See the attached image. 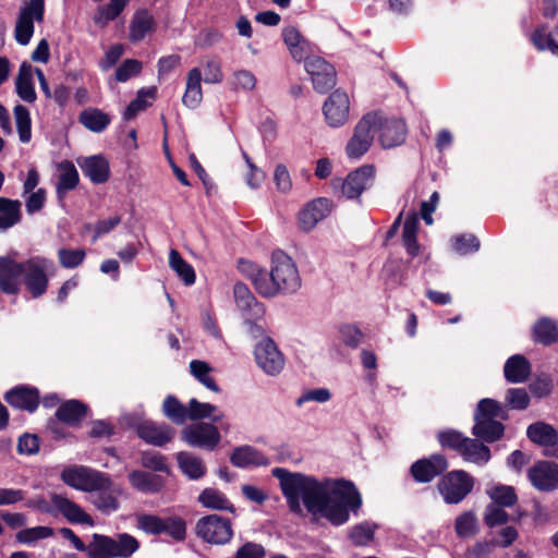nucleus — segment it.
Segmentation results:
<instances>
[{"instance_id": "f257e3e1", "label": "nucleus", "mask_w": 558, "mask_h": 558, "mask_svg": "<svg viewBox=\"0 0 558 558\" xmlns=\"http://www.w3.org/2000/svg\"><path fill=\"white\" fill-rule=\"evenodd\" d=\"M271 474L279 480L288 507L294 514L303 515L306 509L315 520L326 519L332 525H342L348 522L350 511H356L362 505L361 495L351 482L318 481L282 468L272 469Z\"/></svg>"}, {"instance_id": "f03ea898", "label": "nucleus", "mask_w": 558, "mask_h": 558, "mask_svg": "<svg viewBox=\"0 0 558 558\" xmlns=\"http://www.w3.org/2000/svg\"><path fill=\"white\" fill-rule=\"evenodd\" d=\"M238 269L252 282L255 291L264 298L294 293L301 287V278L295 263L280 250L275 251L271 255L270 272L247 259H240Z\"/></svg>"}, {"instance_id": "7ed1b4c3", "label": "nucleus", "mask_w": 558, "mask_h": 558, "mask_svg": "<svg viewBox=\"0 0 558 558\" xmlns=\"http://www.w3.org/2000/svg\"><path fill=\"white\" fill-rule=\"evenodd\" d=\"M53 269L51 260L35 256L24 263H17L13 256L0 257V288L3 292L15 294L20 290V277L33 298L43 295L48 288V277Z\"/></svg>"}, {"instance_id": "20e7f679", "label": "nucleus", "mask_w": 558, "mask_h": 558, "mask_svg": "<svg viewBox=\"0 0 558 558\" xmlns=\"http://www.w3.org/2000/svg\"><path fill=\"white\" fill-rule=\"evenodd\" d=\"M140 549V542L128 533L116 537L95 533L89 543V558H129Z\"/></svg>"}, {"instance_id": "39448f33", "label": "nucleus", "mask_w": 558, "mask_h": 558, "mask_svg": "<svg viewBox=\"0 0 558 558\" xmlns=\"http://www.w3.org/2000/svg\"><path fill=\"white\" fill-rule=\"evenodd\" d=\"M500 404L493 399H483L478 402L474 416L473 434L486 441H495L504 434V426L497 421L501 417Z\"/></svg>"}, {"instance_id": "423d86ee", "label": "nucleus", "mask_w": 558, "mask_h": 558, "mask_svg": "<svg viewBox=\"0 0 558 558\" xmlns=\"http://www.w3.org/2000/svg\"><path fill=\"white\" fill-rule=\"evenodd\" d=\"M379 125L378 112H369L357 122L345 146V154L350 159H360L369 150Z\"/></svg>"}, {"instance_id": "0eeeda50", "label": "nucleus", "mask_w": 558, "mask_h": 558, "mask_svg": "<svg viewBox=\"0 0 558 558\" xmlns=\"http://www.w3.org/2000/svg\"><path fill=\"white\" fill-rule=\"evenodd\" d=\"M51 507L48 501L43 498L34 499L28 502L29 507L39 509L44 512H60L70 523H82L93 526L95 524L93 518L87 514L77 504L68 497L52 493L50 495Z\"/></svg>"}, {"instance_id": "6e6552de", "label": "nucleus", "mask_w": 558, "mask_h": 558, "mask_svg": "<svg viewBox=\"0 0 558 558\" xmlns=\"http://www.w3.org/2000/svg\"><path fill=\"white\" fill-rule=\"evenodd\" d=\"M61 480L75 489L93 492L109 484V476L83 465H70L62 470Z\"/></svg>"}, {"instance_id": "1a4fd4ad", "label": "nucleus", "mask_w": 558, "mask_h": 558, "mask_svg": "<svg viewBox=\"0 0 558 558\" xmlns=\"http://www.w3.org/2000/svg\"><path fill=\"white\" fill-rule=\"evenodd\" d=\"M474 480L465 471H452L438 482V490L446 504H459L472 490Z\"/></svg>"}, {"instance_id": "9d476101", "label": "nucleus", "mask_w": 558, "mask_h": 558, "mask_svg": "<svg viewBox=\"0 0 558 558\" xmlns=\"http://www.w3.org/2000/svg\"><path fill=\"white\" fill-rule=\"evenodd\" d=\"M195 530L205 542L216 545L227 544L233 536L231 521L217 514L201 518Z\"/></svg>"}, {"instance_id": "9b49d317", "label": "nucleus", "mask_w": 558, "mask_h": 558, "mask_svg": "<svg viewBox=\"0 0 558 558\" xmlns=\"http://www.w3.org/2000/svg\"><path fill=\"white\" fill-rule=\"evenodd\" d=\"M45 13V0H28L21 8L15 25V39L27 45L34 34V22H41Z\"/></svg>"}, {"instance_id": "f8f14e48", "label": "nucleus", "mask_w": 558, "mask_h": 558, "mask_svg": "<svg viewBox=\"0 0 558 558\" xmlns=\"http://www.w3.org/2000/svg\"><path fill=\"white\" fill-rule=\"evenodd\" d=\"M181 438L191 447L214 450L221 440V435L213 423L198 422L185 426Z\"/></svg>"}, {"instance_id": "ddd939ff", "label": "nucleus", "mask_w": 558, "mask_h": 558, "mask_svg": "<svg viewBox=\"0 0 558 558\" xmlns=\"http://www.w3.org/2000/svg\"><path fill=\"white\" fill-rule=\"evenodd\" d=\"M254 354L257 365L268 375H277L284 367L283 354L270 338L260 340L255 347Z\"/></svg>"}, {"instance_id": "4468645a", "label": "nucleus", "mask_w": 558, "mask_h": 558, "mask_svg": "<svg viewBox=\"0 0 558 558\" xmlns=\"http://www.w3.org/2000/svg\"><path fill=\"white\" fill-rule=\"evenodd\" d=\"M305 70L312 78L314 88L325 93L336 84V71L331 64L318 56H312L305 61Z\"/></svg>"}, {"instance_id": "2eb2a0df", "label": "nucleus", "mask_w": 558, "mask_h": 558, "mask_svg": "<svg viewBox=\"0 0 558 558\" xmlns=\"http://www.w3.org/2000/svg\"><path fill=\"white\" fill-rule=\"evenodd\" d=\"M325 119L331 128L343 125L350 116V98L342 90L333 92L323 107Z\"/></svg>"}, {"instance_id": "dca6fc26", "label": "nucleus", "mask_w": 558, "mask_h": 558, "mask_svg": "<svg viewBox=\"0 0 558 558\" xmlns=\"http://www.w3.org/2000/svg\"><path fill=\"white\" fill-rule=\"evenodd\" d=\"M527 477L537 490H554L558 487V464L539 461L527 470Z\"/></svg>"}, {"instance_id": "f3484780", "label": "nucleus", "mask_w": 558, "mask_h": 558, "mask_svg": "<svg viewBox=\"0 0 558 558\" xmlns=\"http://www.w3.org/2000/svg\"><path fill=\"white\" fill-rule=\"evenodd\" d=\"M233 296L244 319L263 320L265 307L256 300L246 284L236 282L233 287Z\"/></svg>"}, {"instance_id": "a211bd4d", "label": "nucleus", "mask_w": 558, "mask_h": 558, "mask_svg": "<svg viewBox=\"0 0 558 558\" xmlns=\"http://www.w3.org/2000/svg\"><path fill=\"white\" fill-rule=\"evenodd\" d=\"M375 175L373 166H363L351 172L342 183L341 193L347 198H357L372 185Z\"/></svg>"}, {"instance_id": "6ab92c4d", "label": "nucleus", "mask_w": 558, "mask_h": 558, "mask_svg": "<svg viewBox=\"0 0 558 558\" xmlns=\"http://www.w3.org/2000/svg\"><path fill=\"white\" fill-rule=\"evenodd\" d=\"M448 468L446 458L441 454H434L426 459L414 462L411 466V474L418 483H429L437 475Z\"/></svg>"}, {"instance_id": "aec40b11", "label": "nucleus", "mask_w": 558, "mask_h": 558, "mask_svg": "<svg viewBox=\"0 0 558 558\" xmlns=\"http://www.w3.org/2000/svg\"><path fill=\"white\" fill-rule=\"evenodd\" d=\"M377 133L383 148H393L404 143L407 126L402 120L386 119L380 114V125Z\"/></svg>"}, {"instance_id": "412c9836", "label": "nucleus", "mask_w": 558, "mask_h": 558, "mask_svg": "<svg viewBox=\"0 0 558 558\" xmlns=\"http://www.w3.org/2000/svg\"><path fill=\"white\" fill-rule=\"evenodd\" d=\"M283 41L295 61H306L313 54V45L294 26L282 29Z\"/></svg>"}, {"instance_id": "4be33fe9", "label": "nucleus", "mask_w": 558, "mask_h": 558, "mask_svg": "<svg viewBox=\"0 0 558 558\" xmlns=\"http://www.w3.org/2000/svg\"><path fill=\"white\" fill-rule=\"evenodd\" d=\"M93 492L94 506L104 513H111L119 509V498L124 496L125 492L122 486L112 483L109 477V484L104 487L95 488Z\"/></svg>"}, {"instance_id": "5701e85b", "label": "nucleus", "mask_w": 558, "mask_h": 558, "mask_svg": "<svg viewBox=\"0 0 558 558\" xmlns=\"http://www.w3.org/2000/svg\"><path fill=\"white\" fill-rule=\"evenodd\" d=\"M230 462L236 468L246 469L266 466L270 463V460L256 448L244 445L235 448L232 451L230 456Z\"/></svg>"}, {"instance_id": "b1692460", "label": "nucleus", "mask_w": 558, "mask_h": 558, "mask_svg": "<svg viewBox=\"0 0 558 558\" xmlns=\"http://www.w3.org/2000/svg\"><path fill=\"white\" fill-rule=\"evenodd\" d=\"M329 213L330 202L327 198L315 199L299 214L300 227L305 231H310Z\"/></svg>"}, {"instance_id": "393cba45", "label": "nucleus", "mask_w": 558, "mask_h": 558, "mask_svg": "<svg viewBox=\"0 0 558 558\" xmlns=\"http://www.w3.org/2000/svg\"><path fill=\"white\" fill-rule=\"evenodd\" d=\"M138 436L154 446H163L172 440L174 430L169 425L145 422L137 427Z\"/></svg>"}, {"instance_id": "a878e982", "label": "nucleus", "mask_w": 558, "mask_h": 558, "mask_svg": "<svg viewBox=\"0 0 558 558\" xmlns=\"http://www.w3.org/2000/svg\"><path fill=\"white\" fill-rule=\"evenodd\" d=\"M130 485L144 494L159 493L163 487V478L160 475L151 474L141 470H133L129 473Z\"/></svg>"}, {"instance_id": "bb28decb", "label": "nucleus", "mask_w": 558, "mask_h": 558, "mask_svg": "<svg viewBox=\"0 0 558 558\" xmlns=\"http://www.w3.org/2000/svg\"><path fill=\"white\" fill-rule=\"evenodd\" d=\"M202 72L198 68L189 71L185 83V92L182 97L183 105L189 109L197 108L203 100Z\"/></svg>"}, {"instance_id": "cd10ccee", "label": "nucleus", "mask_w": 558, "mask_h": 558, "mask_svg": "<svg viewBox=\"0 0 558 558\" xmlns=\"http://www.w3.org/2000/svg\"><path fill=\"white\" fill-rule=\"evenodd\" d=\"M7 402L17 409L33 412L37 409L39 402L38 391L34 388L17 387L7 392L4 396Z\"/></svg>"}, {"instance_id": "c85d7f7f", "label": "nucleus", "mask_w": 558, "mask_h": 558, "mask_svg": "<svg viewBox=\"0 0 558 558\" xmlns=\"http://www.w3.org/2000/svg\"><path fill=\"white\" fill-rule=\"evenodd\" d=\"M58 183L56 186L57 195L63 198L66 192L74 190L78 184V172L75 166L68 160L61 161L57 166Z\"/></svg>"}, {"instance_id": "c756f323", "label": "nucleus", "mask_w": 558, "mask_h": 558, "mask_svg": "<svg viewBox=\"0 0 558 558\" xmlns=\"http://www.w3.org/2000/svg\"><path fill=\"white\" fill-rule=\"evenodd\" d=\"M83 173L94 183H104L109 179V163L101 156L84 158L80 162Z\"/></svg>"}, {"instance_id": "7c9ffc66", "label": "nucleus", "mask_w": 558, "mask_h": 558, "mask_svg": "<svg viewBox=\"0 0 558 558\" xmlns=\"http://www.w3.org/2000/svg\"><path fill=\"white\" fill-rule=\"evenodd\" d=\"M155 20L148 11L135 12L130 23V40L135 43L144 39L146 35L155 31Z\"/></svg>"}, {"instance_id": "2f4dec72", "label": "nucleus", "mask_w": 558, "mask_h": 558, "mask_svg": "<svg viewBox=\"0 0 558 558\" xmlns=\"http://www.w3.org/2000/svg\"><path fill=\"white\" fill-rule=\"evenodd\" d=\"M505 377L510 383H523L531 373L529 361L520 354L509 357L504 367Z\"/></svg>"}, {"instance_id": "473e14b6", "label": "nucleus", "mask_w": 558, "mask_h": 558, "mask_svg": "<svg viewBox=\"0 0 558 558\" xmlns=\"http://www.w3.org/2000/svg\"><path fill=\"white\" fill-rule=\"evenodd\" d=\"M177 461L182 473L191 480H198L206 473V465L203 460L191 452H179Z\"/></svg>"}, {"instance_id": "72a5a7b5", "label": "nucleus", "mask_w": 558, "mask_h": 558, "mask_svg": "<svg viewBox=\"0 0 558 558\" xmlns=\"http://www.w3.org/2000/svg\"><path fill=\"white\" fill-rule=\"evenodd\" d=\"M78 121L87 130L100 133L110 124L111 119L98 108H86L78 114Z\"/></svg>"}, {"instance_id": "f704fd0d", "label": "nucleus", "mask_w": 558, "mask_h": 558, "mask_svg": "<svg viewBox=\"0 0 558 558\" xmlns=\"http://www.w3.org/2000/svg\"><path fill=\"white\" fill-rule=\"evenodd\" d=\"M225 414L217 411V407L206 402H199L193 398L187 404V418L198 421L204 418H211L214 422H220Z\"/></svg>"}, {"instance_id": "c9c22d12", "label": "nucleus", "mask_w": 558, "mask_h": 558, "mask_svg": "<svg viewBox=\"0 0 558 558\" xmlns=\"http://www.w3.org/2000/svg\"><path fill=\"white\" fill-rule=\"evenodd\" d=\"M526 434L533 442L544 447L554 446L558 440L556 429L551 425L542 422L530 425Z\"/></svg>"}, {"instance_id": "e433bc0d", "label": "nucleus", "mask_w": 558, "mask_h": 558, "mask_svg": "<svg viewBox=\"0 0 558 558\" xmlns=\"http://www.w3.org/2000/svg\"><path fill=\"white\" fill-rule=\"evenodd\" d=\"M16 93L19 97L27 102L36 100V92L33 85V72L29 64L23 63L20 68L16 78Z\"/></svg>"}, {"instance_id": "4c0bfd02", "label": "nucleus", "mask_w": 558, "mask_h": 558, "mask_svg": "<svg viewBox=\"0 0 558 558\" xmlns=\"http://www.w3.org/2000/svg\"><path fill=\"white\" fill-rule=\"evenodd\" d=\"M21 220V203L0 197V230H8Z\"/></svg>"}, {"instance_id": "58836bf2", "label": "nucleus", "mask_w": 558, "mask_h": 558, "mask_svg": "<svg viewBox=\"0 0 558 558\" xmlns=\"http://www.w3.org/2000/svg\"><path fill=\"white\" fill-rule=\"evenodd\" d=\"M418 231V218L416 215H411L405 218L402 230V243L407 252L411 256H416L420 251L416 235Z\"/></svg>"}, {"instance_id": "ea45409f", "label": "nucleus", "mask_w": 558, "mask_h": 558, "mask_svg": "<svg viewBox=\"0 0 558 558\" xmlns=\"http://www.w3.org/2000/svg\"><path fill=\"white\" fill-rule=\"evenodd\" d=\"M198 501L206 508L234 512V507L228 498L215 488L204 489L198 496Z\"/></svg>"}, {"instance_id": "a19ab883", "label": "nucleus", "mask_w": 558, "mask_h": 558, "mask_svg": "<svg viewBox=\"0 0 558 558\" xmlns=\"http://www.w3.org/2000/svg\"><path fill=\"white\" fill-rule=\"evenodd\" d=\"M492 504L500 507H511L518 501V496L512 486L494 484L486 490Z\"/></svg>"}, {"instance_id": "79ce46f5", "label": "nucleus", "mask_w": 558, "mask_h": 558, "mask_svg": "<svg viewBox=\"0 0 558 558\" xmlns=\"http://www.w3.org/2000/svg\"><path fill=\"white\" fill-rule=\"evenodd\" d=\"M86 414V407L77 400H70L64 402L57 410V417L66 424H76Z\"/></svg>"}, {"instance_id": "37998d69", "label": "nucleus", "mask_w": 558, "mask_h": 558, "mask_svg": "<svg viewBox=\"0 0 558 558\" xmlns=\"http://www.w3.org/2000/svg\"><path fill=\"white\" fill-rule=\"evenodd\" d=\"M460 454L465 461L476 464H485L490 459V451L488 447L471 438H469L466 445H463Z\"/></svg>"}, {"instance_id": "c03bdc74", "label": "nucleus", "mask_w": 558, "mask_h": 558, "mask_svg": "<svg viewBox=\"0 0 558 558\" xmlns=\"http://www.w3.org/2000/svg\"><path fill=\"white\" fill-rule=\"evenodd\" d=\"M531 39L538 50H548L558 56V26L554 33H548L545 27H539L533 33Z\"/></svg>"}, {"instance_id": "a18cd8bd", "label": "nucleus", "mask_w": 558, "mask_h": 558, "mask_svg": "<svg viewBox=\"0 0 558 558\" xmlns=\"http://www.w3.org/2000/svg\"><path fill=\"white\" fill-rule=\"evenodd\" d=\"M169 266L186 286H191L195 282L196 277L193 267L186 263L175 250H171L169 253Z\"/></svg>"}, {"instance_id": "49530a36", "label": "nucleus", "mask_w": 558, "mask_h": 558, "mask_svg": "<svg viewBox=\"0 0 558 558\" xmlns=\"http://www.w3.org/2000/svg\"><path fill=\"white\" fill-rule=\"evenodd\" d=\"M14 118L19 138L22 143H29L32 140V120L29 111L22 105L14 107Z\"/></svg>"}, {"instance_id": "de8ad7c7", "label": "nucleus", "mask_w": 558, "mask_h": 558, "mask_svg": "<svg viewBox=\"0 0 558 558\" xmlns=\"http://www.w3.org/2000/svg\"><path fill=\"white\" fill-rule=\"evenodd\" d=\"M130 0H110V2L98 9L94 16V22L104 27L110 21L114 20L124 9Z\"/></svg>"}, {"instance_id": "09e8293b", "label": "nucleus", "mask_w": 558, "mask_h": 558, "mask_svg": "<svg viewBox=\"0 0 558 558\" xmlns=\"http://www.w3.org/2000/svg\"><path fill=\"white\" fill-rule=\"evenodd\" d=\"M156 93L157 90L154 87L138 90L137 97L126 107L123 113V118L125 120H132L140 111L150 106V102L147 101V98L150 100L155 99Z\"/></svg>"}, {"instance_id": "8fccbe9b", "label": "nucleus", "mask_w": 558, "mask_h": 558, "mask_svg": "<svg viewBox=\"0 0 558 558\" xmlns=\"http://www.w3.org/2000/svg\"><path fill=\"white\" fill-rule=\"evenodd\" d=\"M163 414L175 424H183L187 420V407L175 397L168 396L162 404Z\"/></svg>"}, {"instance_id": "3c124183", "label": "nucleus", "mask_w": 558, "mask_h": 558, "mask_svg": "<svg viewBox=\"0 0 558 558\" xmlns=\"http://www.w3.org/2000/svg\"><path fill=\"white\" fill-rule=\"evenodd\" d=\"M534 338L536 341L550 344L558 340V328L556 324L547 318L539 319L534 326Z\"/></svg>"}, {"instance_id": "603ef678", "label": "nucleus", "mask_w": 558, "mask_h": 558, "mask_svg": "<svg viewBox=\"0 0 558 558\" xmlns=\"http://www.w3.org/2000/svg\"><path fill=\"white\" fill-rule=\"evenodd\" d=\"M163 518L156 514L138 513L136 515V527L146 534L158 535L162 533Z\"/></svg>"}, {"instance_id": "864d4df0", "label": "nucleus", "mask_w": 558, "mask_h": 558, "mask_svg": "<svg viewBox=\"0 0 558 558\" xmlns=\"http://www.w3.org/2000/svg\"><path fill=\"white\" fill-rule=\"evenodd\" d=\"M190 369L193 376H195L206 388L215 392L219 390L214 378L209 374L210 367L206 362L193 360L190 363Z\"/></svg>"}, {"instance_id": "5fc2aeb1", "label": "nucleus", "mask_w": 558, "mask_h": 558, "mask_svg": "<svg viewBox=\"0 0 558 558\" xmlns=\"http://www.w3.org/2000/svg\"><path fill=\"white\" fill-rule=\"evenodd\" d=\"M454 530L460 537H471L477 531V519L471 511L463 512L456 519Z\"/></svg>"}, {"instance_id": "6e6d98bb", "label": "nucleus", "mask_w": 558, "mask_h": 558, "mask_svg": "<svg viewBox=\"0 0 558 558\" xmlns=\"http://www.w3.org/2000/svg\"><path fill=\"white\" fill-rule=\"evenodd\" d=\"M53 535V529L49 526H35L21 530L16 533V541L21 544H33L39 539Z\"/></svg>"}, {"instance_id": "4d7b16f0", "label": "nucleus", "mask_w": 558, "mask_h": 558, "mask_svg": "<svg viewBox=\"0 0 558 558\" xmlns=\"http://www.w3.org/2000/svg\"><path fill=\"white\" fill-rule=\"evenodd\" d=\"M163 526H162V533L168 534L175 541H183L186 536V524L185 521L178 517H167L163 518Z\"/></svg>"}, {"instance_id": "13d9d810", "label": "nucleus", "mask_w": 558, "mask_h": 558, "mask_svg": "<svg viewBox=\"0 0 558 558\" xmlns=\"http://www.w3.org/2000/svg\"><path fill=\"white\" fill-rule=\"evenodd\" d=\"M452 248L460 255L476 252L480 248V241L472 234L457 235L451 239Z\"/></svg>"}, {"instance_id": "bf43d9fd", "label": "nucleus", "mask_w": 558, "mask_h": 558, "mask_svg": "<svg viewBox=\"0 0 558 558\" xmlns=\"http://www.w3.org/2000/svg\"><path fill=\"white\" fill-rule=\"evenodd\" d=\"M85 251L82 248H60L58 258L62 267L75 268L85 259Z\"/></svg>"}, {"instance_id": "052dcab7", "label": "nucleus", "mask_w": 558, "mask_h": 558, "mask_svg": "<svg viewBox=\"0 0 558 558\" xmlns=\"http://www.w3.org/2000/svg\"><path fill=\"white\" fill-rule=\"evenodd\" d=\"M204 81L207 84H218L223 80L221 64L218 59L210 57L203 61Z\"/></svg>"}, {"instance_id": "680f3d73", "label": "nucleus", "mask_w": 558, "mask_h": 558, "mask_svg": "<svg viewBox=\"0 0 558 558\" xmlns=\"http://www.w3.org/2000/svg\"><path fill=\"white\" fill-rule=\"evenodd\" d=\"M438 440L442 447L453 449L460 453L469 438L463 437L462 434L457 430H445L438 434Z\"/></svg>"}, {"instance_id": "e2e57ef3", "label": "nucleus", "mask_w": 558, "mask_h": 558, "mask_svg": "<svg viewBox=\"0 0 558 558\" xmlns=\"http://www.w3.org/2000/svg\"><path fill=\"white\" fill-rule=\"evenodd\" d=\"M508 520V513L500 506L490 504L486 507L484 521L489 527L506 524Z\"/></svg>"}, {"instance_id": "0e129e2a", "label": "nucleus", "mask_w": 558, "mask_h": 558, "mask_svg": "<svg viewBox=\"0 0 558 558\" xmlns=\"http://www.w3.org/2000/svg\"><path fill=\"white\" fill-rule=\"evenodd\" d=\"M142 63L135 59H126L116 71V78L119 82H125L129 78L140 74Z\"/></svg>"}, {"instance_id": "69168bd1", "label": "nucleus", "mask_w": 558, "mask_h": 558, "mask_svg": "<svg viewBox=\"0 0 558 558\" xmlns=\"http://www.w3.org/2000/svg\"><path fill=\"white\" fill-rule=\"evenodd\" d=\"M374 530L367 524H359L354 526L350 533V538L355 545H366L373 538Z\"/></svg>"}, {"instance_id": "338daca9", "label": "nucleus", "mask_w": 558, "mask_h": 558, "mask_svg": "<svg viewBox=\"0 0 558 558\" xmlns=\"http://www.w3.org/2000/svg\"><path fill=\"white\" fill-rule=\"evenodd\" d=\"M46 202V190L38 189L27 194L25 199L26 211L32 215L39 211Z\"/></svg>"}, {"instance_id": "774afa93", "label": "nucleus", "mask_w": 558, "mask_h": 558, "mask_svg": "<svg viewBox=\"0 0 558 558\" xmlns=\"http://www.w3.org/2000/svg\"><path fill=\"white\" fill-rule=\"evenodd\" d=\"M265 549L262 545L255 543H246L240 547L234 558H264Z\"/></svg>"}]
</instances>
